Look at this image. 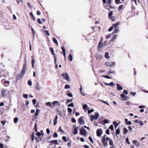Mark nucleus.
Masks as SVG:
<instances>
[{"label":"nucleus","mask_w":148,"mask_h":148,"mask_svg":"<svg viewBox=\"0 0 148 148\" xmlns=\"http://www.w3.org/2000/svg\"><path fill=\"white\" fill-rule=\"evenodd\" d=\"M68 112H71L72 111V110L70 108H68L67 109Z\"/></svg>","instance_id":"338daca9"},{"label":"nucleus","mask_w":148,"mask_h":148,"mask_svg":"<svg viewBox=\"0 0 148 148\" xmlns=\"http://www.w3.org/2000/svg\"><path fill=\"white\" fill-rule=\"evenodd\" d=\"M104 45L103 43V44L101 41H100L98 44V45L97 47V49L99 51H101V48Z\"/></svg>","instance_id":"6e6552de"},{"label":"nucleus","mask_w":148,"mask_h":148,"mask_svg":"<svg viewBox=\"0 0 148 148\" xmlns=\"http://www.w3.org/2000/svg\"><path fill=\"white\" fill-rule=\"evenodd\" d=\"M83 117L81 116L79 119L78 121L80 125H84L85 123L84 121L82 119Z\"/></svg>","instance_id":"9b49d317"},{"label":"nucleus","mask_w":148,"mask_h":148,"mask_svg":"<svg viewBox=\"0 0 148 148\" xmlns=\"http://www.w3.org/2000/svg\"><path fill=\"white\" fill-rule=\"evenodd\" d=\"M37 22L40 24H42V21H41V20L40 18H38L37 19Z\"/></svg>","instance_id":"6e6d98bb"},{"label":"nucleus","mask_w":148,"mask_h":148,"mask_svg":"<svg viewBox=\"0 0 148 148\" xmlns=\"http://www.w3.org/2000/svg\"><path fill=\"white\" fill-rule=\"evenodd\" d=\"M51 54L53 55L54 56H56L55 53L54 52L53 49L52 48H50Z\"/></svg>","instance_id":"7c9ffc66"},{"label":"nucleus","mask_w":148,"mask_h":148,"mask_svg":"<svg viewBox=\"0 0 148 148\" xmlns=\"http://www.w3.org/2000/svg\"><path fill=\"white\" fill-rule=\"evenodd\" d=\"M113 14V12H110L108 14V17H109L111 16Z\"/></svg>","instance_id":"e2e57ef3"},{"label":"nucleus","mask_w":148,"mask_h":148,"mask_svg":"<svg viewBox=\"0 0 148 148\" xmlns=\"http://www.w3.org/2000/svg\"><path fill=\"white\" fill-rule=\"evenodd\" d=\"M105 57L107 59H109L110 58V57L109 56V53L108 52L106 53L105 55Z\"/></svg>","instance_id":"cd10ccee"},{"label":"nucleus","mask_w":148,"mask_h":148,"mask_svg":"<svg viewBox=\"0 0 148 148\" xmlns=\"http://www.w3.org/2000/svg\"><path fill=\"white\" fill-rule=\"evenodd\" d=\"M113 124H114V126L115 127V129H116V127L118 125V124L116 122V121H114L113 123Z\"/></svg>","instance_id":"c85d7f7f"},{"label":"nucleus","mask_w":148,"mask_h":148,"mask_svg":"<svg viewBox=\"0 0 148 148\" xmlns=\"http://www.w3.org/2000/svg\"><path fill=\"white\" fill-rule=\"evenodd\" d=\"M116 86H117L116 89L117 90H122L123 89V87L121 86L119 84H116Z\"/></svg>","instance_id":"dca6fc26"},{"label":"nucleus","mask_w":148,"mask_h":148,"mask_svg":"<svg viewBox=\"0 0 148 148\" xmlns=\"http://www.w3.org/2000/svg\"><path fill=\"white\" fill-rule=\"evenodd\" d=\"M41 87L40 85L38 82L36 84V88L37 90H40L41 89Z\"/></svg>","instance_id":"4468645a"},{"label":"nucleus","mask_w":148,"mask_h":148,"mask_svg":"<svg viewBox=\"0 0 148 148\" xmlns=\"http://www.w3.org/2000/svg\"><path fill=\"white\" fill-rule=\"evenodd\" d=\"M23 97L26 99H27L28 97V95L26 94H24L23 95Z\"/></svg>","instance_id":"0e129e2a"},{"label":"nucleus","mask_w":148,"mask_h":148,"mask_svg":"<svg viewBox=\"0 0 148 148\" xmlns=\"http://www.w3.org/2000/svg\"><path fill=\"white\" fill-rule=\"evenodd\" d=\"M31 140L32 142H33V141L34 140V139L35 138V137L34 136V132H33L32 133V135L31 136Z\"/></svg>","instance_id":"4be33fe9"},{"label":"nucleus","mask_w":148,"mask_h":148,"mask_svg":"<svg viewBox=\"0 0 148 148\" xmlns=\"http://www.w3.org/2000/svg\"><path fill=\"white\" fill-rule=\"evenodd\" d=\"M110 140V138H107L106 139H102L101 140L104 147H106L108 146V141Z\"/></svg>","instance_id":"f257e3e1"},{"label":"nucleus","mask_w":148,"mask_h":148,"mask_svg":"<svg viewBox=\"0 0 148 148\" xmlns=\"http://www.w3.org/2000/svg\"><path fill=\"white\" fill-rule=\"evenodd\" d=\"M62 139L63 140H64L65 142H66L67 141L66 137L65 136H63L62 137Z\"/></svg>","instance_id":"bf43d9fd"},{"label":"nucleus","mask_w":148,"mask_h":148,"mask_svg":"<svg viewBox=\"0 0 148 148\" xmlns=\"http://www.w3.org/2000/svg\"><path fill=\"white\" fill-rule=\"evenodd\" d=\"M123 94H125L126 95L128 94V91L126 90H124L123 91Z\"/></svg>","instance_id":"13d9d810"},{"label":"nucleus","mask_w":148,"mask_h":148,"mask_svg":"<svg viewBox=\"0 0 148 148\" xmlns=\"http://www.w3.org/2000/svg\"><path fill=\"white\" fill-rule=\"evenodd\" d=\"M120 133V129L119 128H118L116 131V134H118Z\"/></svg>","instance_id":"49530a36"},{"label":"nucleus","mask_w":148,"mask_h":148,"mask_svg":"<svg viewBox=\"0 0 148 148\" xmlns=\"http://www.w3.org/2000/svg\"><path fill=\"white\" fill-rule=\"evenodd\" d=\"M115 73V72L114 71H112L111 70H110L108 72V74L112 73V74H114Z\"/></svg>","instance_id":"4c0bfd02"},{"label":"nucleus","mask_w":148,"mask_h":148,"mask_svg":"<svg viewBox=\"0 0 148 148\" xmlns=\"http://www.w3.org/2000/svg\"><path fill=\"white\" fill-rule=\"evenodd\" d=\"M45 105L46 106H49L51 108H53V106L51 105V103L50 102H46L45 103Z\"/></svg>","instance_id":"a211bd4d"},{"label":"nucleus","mask_w":148,"mask_h":148,"mask_svg":"<svg viewBox=\"0 0 148 148\" xmlns=\"http://www.w3.org/2000/svg\"><path fill=\"white\" fill-rule=\"evenodd\" d=\"M125 123L128 125H131V122L130 121H128L127 119H125Z\"/></svg>","instance_id":"6ab92c4d"},{"label":"nucleus","mask_w":148,"mask_h":148,"mask_svg":"<svg viewBox=\"0 0 148 148\" xmlns=\"http://www.w3.org/2000/svg\"><path fill=\"white\" fill-rule=\"evenodd\" d=\"M59 131L61 132H64L63 130L62 129L61 126H60L59 127Z\"/></svg>","instance_id":"09e8293b"},{"label":"nucleus","mask_w":148,"mask_h":148,"mask_svg":"<svg viewBox=\"0 0 148 148\" xmlns=\"http://www.w3.org/2000/svg\"><path fill=\"white\" fill-rule=\"evenodd\" d=\"M35 60L34 59V58H33L32 60V66L33 68H34V63H35Z\"/></svg>","instance_id":"c756f323"},{"label":"nucleus","mask_w":148,"mask_h":148,"mask_svg":"<svg viewBox=\"0 0 148 148\" xmlns=\"http://www.w3.org/2000/svg\"><path fill=\"white\" fill-rule=\"evenodd\" d=\"M89 139L91 143H94L93 140L92 139L91 137H90V136H89Z\"/></svg>","instance_id":"de8ad7c7"},{"label":"nucleus","mask_w":148,"mask_h":148,"mask_svg":"<svg viewBox=\"0 0 148 148\" xmlns=\"http://www.w3.org/2000/svg\"><path fill=\"white\" fill-rule=\"evenodd\" d=\"M102 77L108 79H111V78L108 75L102 76Z\"/></svg>","instance_id":"a18cd8bd"},{"label":"nucleus","mask_w":148,"mask_h":148,"mask_svg":"<svg viewBox=\"0 0 148 148\" xmlns=\"http://www.w3.org/2000/svg\"><path fill=\"white\" fill-rule=\"evenodd\" d=\"M102 130L100 129L99 128L97 130V134L98 136H100L102 134Z\"/></svg>","instance_id":"9d476101"},{"label":"nucleus","mask_w":148,"mask_h":148,"mask_svg":"<svg viewBox=\"0 0 148 148\" xmlns=\"http://www.w3.org/2000/svg\"><path fill=\"white\" fill-rule=\"evenodd\" d=\"M121 97L123 101H126L129 99V98L126 96H125L123 94H121Z\"/></svg>","instance_id":"1a4fd4ad"},{"label":"nucleus","mask_w":148,"mask_h":148,"mask_svg":"<svg viewBox=\"0 0 148 148\" xmlns=\"http://www.w3.org/2000/svg\"><path fill=\"white\" fill-rule=\"evenodd\" d=\"M127 132L128 130L126 128H124V129L123 133L124 134H126L127 133Z\"/></svg>","instance_id":"a19ab883"},{"label":"nucleus","mask_w":148,"mask_h":148,"mask_svg":"<svg viewBox=\"0 0 148 148\" xmlns=\"http://www.w3.org/2000/svg\"><path fill=\"white\" fill-rule=\"evenodd\" d=\"M43 31L45 32V33H46V34L48 36L50 35V34L49 33V31L48 30H43Z\"/></svg>","instance_id":"c9c22d12"},{"label":"nucleus","mask_w":148,"mask_h":148,"mask_svg":"<svg viewBox=\"0 0 148 148\" xmlns=\"http://www.w3.org/2000/svg\"><path fill=\"white\" fill-rule=\"evenodd\" d=\"M62 77H65V79L68 81H70V79L69 75L67 73H65L64 74H62L61 75Z\"/></svg>","instance_id":"423d86ee"},{"label":"nucleus","mask_w":148,"mask_h":148,"mask_svg":"<svg viewBox=\"0 0 148 148\" xmlns=\"http://www.w3.org/2000/svg\"><path fill=\"white\" fill-rule=\"evenodd\" d=\"M123 8V5H120L118 8V11H120L121 9H122Z\"/></svg>","instance_id":"79ce46f5"},{"label":"nucleus","mask_w":148,"mask_h":148,"mask_svg":"<svg viewBox=\"0 0 148 148\" xmlns=\"http://www.w3.org/2000/svg\"><path fill=\"white\" fill-rule=\"evenodd\" d=\"M30 16H31V17H32V19L34 21H35V18L34 16V15L33 14L32 12H31L29 13Z\"/></svg>","instance_id":"a878e982"},{"label":"nucleus","mask_w":148,"mask_h":148,"mask_svg":"<svg viewBox=\"0 0 148 148\" xmlns=\"http://www.w3.org/2000/svg\"><path fill=\"white\" fill-rule=\"evenodd\" d=\"M61 48L62 50L63 53L64 52H66V51H65V48L63 46H62L61 47Z\"/></svg>","instance_id":"3c124183"},{"label":"nucleus","mask_w":148,"mask_h":148,"mask_svg":"<svg viewBox=\"0 0 148 148\" xmlns=\"http://www.w3.org/2000/svg\"><path fill=\"white\" fill-rule=\"evenodd\" d=\"M114 85H115V84H114L112 82H111L109 84V85L111 86H114Z\"/></svg>","instance_id":"052dcab7"},{"label":"nucleus","mask_w":148,"mask_h":148,"mask_svg":"<svg viewBox=\"0 0 148 148\" xmlns=\"http://www.w3.org/2000/svg\"><path fill=\"white\" fill-rule=\"evenodd\" d=\"M110 6V5H109V4H106L105 5L104 4V6L105 8L107 9L108 10H110V9L108 8Z\"/></svg>","instance_id":"5701e85b"},{"label":"nucleus","mask_w":148,"mask_h":148,"mask_svg":"<svg viewBox=\"0 0 148 148\" xmlns=\"http://www.w3.org/2000/svg\"><path fill=\"white\" fill-rule=\"evenodd\" d=\"M109 18L112 21H114L115 20V18L114 16H111L109 17Z\"/></svg>","instance_id":"473e14b6"},{"label":"nucleus","mask_w":148,"mask_h":148,"mask_svg":"<svg viewBox=\"0 0 148 148\" xmlns=\"http://www.w3.org/2000/svg\"><path fill=\"white\" fill-rule=\"evenodd\" d=\"M52 103L53 104V106H60V102L58 101H54L52 102Z\"/></svg>","instance_id":"2eb2a0df"},{"label":"nucleus","mask_w":148,"mask_h":148,"mask_svg":"<svg viewBox=\"0 0 148 148\" xmlns=\"http://www.w3.org/2000/svg\"><path fill=\"white\" fill-rule=\"evenodd\" d=\"M95 56L96 59L98 60H100L102 58V56L98 53L96 54Z\"/></svg>","instance_id":"f8f14e48"},{"label":"nucleus","mask_w":148,"mask_h":148,"mask_svg":"<svg viewBox=\"0 0 148 148\" xmlns=\"http://www.w3.org/2000/svg\"><path fill=\"white\" fill-rule=\"evenodd\" d=\"M103 124H106L108 123L109 122L107 120L105 119L103 120Z\"/></svg>","instance_id":"e433bc0d"},{"label":"nucleus","mask_w":148,"mask_h":148,"mask_svg":"<svg viewBox=\"0 0 148 148\" xmlns=\"http://www.w3.org/2000/svg\"><path fill=\"white\" fill-rule=\"evenodd\" d=\"M70 87V86L68 84H66L64 86V88L65 89H69Z\"/></svg>","instance_id":"c03bdc74"},{"label":"nucleus","mask_w":148,"mask_h":148,"mask_svg":"<svg viewBox=\"0 0 148 148\" xmlns=\"http://www.w3.org/2000/svg\"><path fill=\"white\" fill-rule=\"evenodd\" d=\"M109 144L110 146L114 147V146L113 144V142L112 140L110 138V140H109Z\"/></svg>","instance_id":"b1692460"},{"label":"nucleus","mask_w":148,"mask_h":148,"mask_svg":"<svg viewBox=\"0 0 148 148\" xmlns=\"http://www.w3.org/2000/svg\"><path fill=\"white\" fill-rule=\"evenodd\" d=\"M77 128H76L74 129V131H73V133L75 135L77 134Z\"/></svg>","instance_id":"72a5a7b5"},{"label":"nucleus","mask_w":148,"mask_h":148,"mask_svg":"<svg viewBox=\"0 0 148 148\" xmlns=\"http://www.w3.org/2000/svg\"><path fill=\"white\" fill-rule=\"evenodd\" d=\"M107 42V40H105L104 41V42L103 43V44H104V46H107V45H109V44H110V42H110H110Z\"/></svg>","instance_id":"412c9836"},{"label":"nucleus","mask_w":148,"mask_h":148,"mask_svg":"<svg viewBox=\"0 0 148 148\" xmlns=\"http://www.w3.org/2000/svg\"><path fill=\"white\" fill-rule=\"evenodd\" d=\"M36 101L37 100L36 99H34L32 100V101L34 105L36 104Z\"/></svg>","instance_id":"5fc2aeb1"},{"label":"nucleus","mask_w":148,"mask_h":148,"mask_svg":"<svg viewBox=\"0 0 148 148\" xmlns=\"http://www.w3.org/2000/svg\"><path fill=\"white\" fill-rule=\"evenodd\" d=\"M80 133L81 135L86 136L87 134L86 131L85 129L82 128L80 130Z\"/></svg>","instance_id":"39448f33"},{"label":"nucleus","mask_w":148,"mask_h":148,"mask_svg":"<svg viewBox=\"0 0 148 148\" xmlns=\"http://www.w3.org/2000/svg\"><path fill=\"white\" fill-rule=\"evenodd\" d=\"M117 36H118L117 35V34L115 35L113 37V38L112 39H111L110 40V42L114 41L116 39V38L117 37Z\"/></svg>","instance_id":"aec40b11"},{"label":"nucleus","mask_w":148,"mask_h":148,"mask_svg":"<svg viewBox=\"0 0 148 148\" xmlns=\"http://www.w3.org/2000/svg\"><path fill=\"white\" fill-rule=\"evenodd\" d=\"M71 121L73 123H75L76 122V121L75 119L73 118H72L71 119Z\"/></svg>","instance_id":"69168bd1"},{"label":"nucleus","mask_w":148,"mask_h":148,"mask_svg":"<svg viewBox=\"0 0 148 148\" xmlns=\"http://www.w3.org/2000/svg\"><path fill=\"white\" fill-rule=\"evenodd\" d=\"M99 116V114L97 112L95 113V116L93 115H92L90 116L91 121H92L94 120V119L97 120L98 119Z\"/></svg>","instance_id":"f03ea898"},{"label":"nucleus","mask_w":148,"mask_h":148,"mask_svg":"<svg viewBox=\"0 0 148 148\" xmlns=\"http://www.w3.org/2000/svg\"><path fill=\"white\" fill-rule=\"evenodd\" d=\"M53 137L54 138H56L58 137V135L56 132H55L54 133L53 135Z\"/></svg>","instance_id":"ea45409f"},{"label":"nucleus","mask_w":148,"mask_h":148,"mask_svg":"<svg viewBox=\"0 0 148 148\" xmlns=\"http://www.w3.org/2000/svg\"><path fill=\"white\" fill-rule=\"evenodd\" d=\"M6 92V90L5 89H3L2 91V93L3 95V96H4Z\"/></svg>","instance_id":"58836bf2"},{"label":"nucleus","mask_w":148,"mask_h":148,"mask_svg":"<svg viewBox=\"0 0 148 148\" xmlns=\"http://www.w3.org/2000/svg\"><path fill=\"white\" fill-rule=\"evenodd\" d=\"M18 119L17 117H16L14 118V123H16L18 121Z\"/></svg>","instance_id":"f704fd0d"},{"label":"nucleus","mask_w":148,"mask_h":148,"mask_svg":"<svg viewBox=\"0 0 148 148\" xmlns=\"http://www.w3.org/2000/svg\"><path fill=\"white\" fill-rule=\"evenodd\" d=\"M28 84L29 86H32V81L30 80L28 81Z\"/></svg>","instance_id":"4d7b16f0"},{"label":"nucleus","mask_w":148,"mask_h":148,"mask_svg":"<svg viewBox=\"0 0 148 148\" xmlns=\"http://www.w3.org/2000/svg\"><path fill=\"white\" fill-rule=\"evenodd\" d=\"M27 69V66H26V64H23L22 70L21 71V75L22 76H23L25 74V70Z\"/></svg>","instance_id":"20e7f679"},{"label":"nucleus","mask_w":148,"mask_h":148,"mask_svg":"<svg viewBox=\"0 0 148 148\" xmlns=\"http://www.w3.org/2000/svg\"><path fill=\"white\" fill-rule=\"evenodd\" d=\"M111 37V34H109L106 36V39L110 38Z\"/></svg>","instance_id":"37998d69"},{"label":"nucleus","mask_w":148,"mask_h":148,"mask_svg":"<svg viewBox=\"0 0 148 148\" xmlns=\"http://www.w3.org/2000/svg\"><path fill=\"white\" fill-rule=\"evenodd\" d=\"M53 40L54 43L56 44L57 45H58V43L56 39L55 38L53 37Z\"/></svg>","instance_id":"393cba45"},{"label":"nucleus","mask_w":148,"mask_h":148,"mask_svg":"<svg viewBox=\"0 0 148 148\" xmlns=\"http://www.w3.org/2000/svg\"><path fill=\"white\" fill-rule=\"evenodd\" d=\"M40 112V110L38 109H37L36 110V112L35 113V115L36 116H37L39 114V112Z\"/></svg>","instance_id":"2f4dec72"},{"label":"nucleus","mask_w":148,"mask_h":148,"mask_svg":"<svg viewBox=\"0 0 148 148\" xmlns=\"http://www.w3.org/2000/svg\"><path fill=\"white\" fill-rule=\"evenodd\" d=\"M34 130L36 132H37V124L35 123V125H34Z\"/></svg>","instance_id":"8fccbe9b"},{"label":"nucleus","mask_w":148,"mask_h":148,"mask_svg":"<svg viewBox=\"0 0 148 148\" xmlns=\"http://www.w3.org/2000/svg\"><path fill=\"white\" fill-rule=\"evenodd\" d=\"M119 23H120V22H119L118 21V22H117V23H116L113 24L112 26H111V27H110L109 28L108 30V31L109 32H110L111 31H112V30L113 29V28H114V27H115L116 26L118 25L119 24Z\"/></svg>","instance_id":"0eeeda50"},{"label":"nucleus","mask_w":148,"mask_h":148,"mask_svg":"<svg viewBox=\"0 0 148 148\" xmlns=\"http://www.w3.org/2000/svg\"><path fill=\"white\" fill-rule=\"evenodd\" d=\"M51 145L52 144H53L55 145H58V143L57 140H53L50 141Z\"/></svg>","instance_id":"f3484780"},{"label":"nucleus","mask_w":148,"mask_h":148,"mask_svg":"<svg viewBox=\"0 0 148 148\" xmlns=\"http://www.w3.org/2000/svg\"><path fill=\"white\" fill-rule=\"evenodd\" d=\"M68 106L69 107H73L74 106V105L73 103H71L70 104H69Z\"/></svg>","instance_id":"864d4df0"},{"label":"nucleus","mask_w":148,"mask_h":148,"mask_svg":"<svg viewBox=\"0 0 148 148\" xmlns=\"http://www.w3.org/2000/svg\"><path fill=\"white\" fill-rule=\"evenodd\" d=\"M109 128L112 130H113L114 129L113 126L112 125H111L109 127Z\"/></svg>","instance_id":"774afa93"},{"label":"nucleus","mask_w":148,"mask_h":148,"mask_svg":"<svg viewBox=\"0 0 148 148\" xmlns=\"http://www.w3.org/2000/svg\"><path fill=\"white\" fill-rule=\"evenodd\" d=\"M87 107V106L86 104H84L83 105V109L84 110L86 109Z\"/></svg>","instance_id":"603ef678"},{"label":"nucleus","mask_w":148,"mask_h":148,"mask_svg":"<svg viewBox=\"0 0 148 148\" xmlns=\"http://www.w3.org/2000/svg\"><path fill=\"white\" fill-rule=\"evenodd\" d=\"M69 60L70 61H72L73 60V58L71 54H70L69 56Z\"/></svg>","instance_id":"bb28decb"},{"label":"nucleus","mask_w":148,"mask_h":148,"mask_svg":"<svg viewBox=\"0 0 148 148\" xmlns=\"http://www.w3.org/2000/svg\"><path fill=\"white\" fill-rule=\"evenodd\" d=\"M114 29L113 32V34L117 33L119 31V29L118 27H117V26H116L115 27H114Z\"/></svg>","instance_id":"ddd939ff"},{"label":"nucleus","mask_w":148,"mask_h":148,"mask_svg":"<svg viewBox=\"0 0 148 148\" xmlns=\"http://www.w3.org/2000/svg\"><path fill=\"white\" fill-rule=\"evenodd\" d=\"M115 64L114 62H107L105 63V65L108 66H114Z\"/></svg>","instance_id":"7ed1b4c3"},{"label":"nucleus","mask_w":148,"mask_h":148,"mask_svg":"<svg viewBox=\"0 0 148 148\" xmlns=\"http://www.w3.org/2000/svg\"><path fill=\"white\" fill-rule=\"evenodd\" d=\"M94 111V110L93 109H92L91 110H88V113L90 114Z\"/></svg>","instance_id":"680f3d73"}]
</instances>
